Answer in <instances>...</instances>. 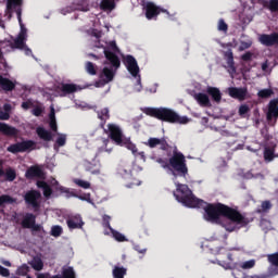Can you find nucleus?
Segmentation results:
<instances>
[{
  "instance_id": "1",
  "label": "nucleus",
  "mask_w": 278,
  "mask_h": 278,
  "mask_svg": "<svg viewBox=\"0 0 278 278\" xmlns=\"http://www.w3.org/2000/svg\"><path fill=\"white\" fill-rule=\"evenodd\" d=\"M195 207L204 210V219L207 223H220V216L227 218L228 220H232V223H237V225H241V227H247L250 220L240 213L238 210L230 207L220 202L217 203H207L203 201L201 205Z\"/></svg>"
},
{
  "instance_id": "2",
  "label": "nucleus",
  "mask_w": 278,
  "mask_h": 278,
  "mask_svg": "<svg viewBox=\"0 0 278 278\" xmlns=\"http://www.w3.org/2000/svg\"><path fill=\"white\" fill-rule=\"evenodd\" d=\"M143 114L151 116V118H156V121H162V123H169L170 125H188L192 119L188 116L179 115L175 110L168 108H151L146 106L141 109Z\"/></svg>"
},
{
  "instance_id": "3",
  "label": "nucleus",
  "mask_w": 278,
  "mask_h": 278,
  "mask_svg": "<svg viewBox=\"0 0 278 278\" xmlns=\"http://www.w3.org/2000/svg\"><path fill=\"white\" fill-rule=\"evenodd\" d=\"M104 56L110 62L111 67L104 66L99 74L100 80L96 81V88H103L108 86L110 81H114L116 72L121 68V59L116 53L104 49Z\"/></svg>"
},
{
  "instance_id": "4",
  "label": "nucleus",
  "mask_w": 278,
  "mask_h": 278,
  "mask_svg": "<svg viewBox=\"0 0 278 278\" xmlns=\"http://www.w3.org/2000/svg\"><path fill=\"white\" fill-rule=\"evenodd\" d=\"M175 186L174 197L178 203H182L186 207H197L203 203V200L194 197L188 185L175 182Z\"/></svg>"
},
{
  "instance_id": "5",
  "label": "nucleus",
  "mask_w": 278,
  "mask_h": 278,
  "mask_svg": "<svg viewBox=\"0 0 278 278\" xmlns=\"http://www.w3.org/2000/svg\"><path fill=\"white\" fill-rule=\"evenodd\" d=\"M169 170L174 179L177 177H186L188 175V165L186 164V156L177 148H174L173 154L168 160Z\"/></svg>"
},
{
  "instance_id": "6",
  "label": "nucleus",
  "mask_w": 278,
  "mask_h": 278,
  "mask_svg": "<svg viewBox=\"0 0 278 278\" xmlns=\"http://www.w3.org/2000/svg\"><path fill=\"white\" fill-rule=\"evenodd\" d=\"M206 93L203 92H192V97L199 105H212L211 101L213 103L219 104L220 101H223V92H220V89L217 87L207 86L205 89Z\"/></svg>"
},
{
  "instance_id": "7",
  "label": "nucleus",
  "mask_w": 278,
  "mask_h": 278,
  "mask_svg": "<svg viewBox=\"0 0 278 278\" xmlns=\"http://www.w3.org/2000/svg\"><path fill=\"white\" fill-rule=\"evenodd\" d=\"M18 22L21 24V30L15 39H13V42H11L10 47L11 49H25V46L27 45V28L21 23V11H17Z\"/></svg>"
},
{
  "instance_id": "8",
  "label": "nucleus",
  "mask_w": 278,
  "mask_h": 278,
  "mask_svg": "<svg viewBox=\"0 0 278 278\" xmlns=\"http://www.w3.org/2000/svg\"><path fill=\"white\" fill-rule=\"evenodd\" d=\"M105 134L109 135V138L115 142L118 147H123V141L125 136L123 130L116 124H108V129H104Z\"/></svg>"
},
{
  "instance_id": "9",
  "label": "nucleus",
  "mask_w": 278,
  "mask_h": 278,
  "mask_svg": "<svg viewBox=\"0 0 278 278\" xmlns=\"http://www.w3.org/2000/svg\"><path fill=\"white\" fill-rule=\"evenodd\" d=\"M40 199H42V193L38 190H29L24 195L25 203L31 205L35 212L40 210Z\"/></svg>"
},
{
  "instance_id": "10",
  "label": "nucleus",
  "mask_w": 278,
  "mask_h": 278,
  "mask_svg": "<svg viewBox=\"0 0 278 278\" xmlns=\"http://www.w3.org/2000/svg\"><path fill=\"white\" fill-rule=\"evenodd\" d=\"M144 10H146V18H148V21H152V18H156V16H160V14L162 13L170 16V13L168 12V10L162 9L161 7H157L153 2H147Z\"/></svg>"
},
{
  "instance_id": "11",
  "label": "nucleus",
  "mask_w": 278,
  "mask_h": 278,
  "mask_svg": "<svg viewBox=\"0 0 278 278\" xmlns=\"http://www.w3.org/2000/svg\"><path fill=\"white\" fill-rule=\"evenodd\" d=\"M36 147V142L34 140H26L17 143H13L7 148L9 153H25V151H29V149H34Z\"/></svg>"
},
{
  "instance_id": "12",
  "label": "nucleus",
  "mask_w": 278,
  "mask_h": 278,
  "mask_svg": "<svg viewBox=\"0 0 278 278\" xmlns=\"http://www.w3.org/2000/svg\"><path fill=\"white\" fill-rule=\"evenodd\" d=\"M146 147H149L150 149H155L156 147H160L161 151H166L167 156L170 157V146L168 144V141H166L164 138H155L150 137L147 142H144Z\"/></svg>"
},
{
  "instance_id": "13",
  "label": "nucleus",
  "mask_w": 278,
  "mask_h": 278,
  "mask_svg": "<svg viewBox=\"0 0 278 278\" xmlns=\"http://www.w3.org/2000/svg\"><path fill=\"white\" fill-rule=\"evenodd\" d=\"M124 64L132 77L139 75L140 67L138 66V61H136V58H134V55L127 54L124 58Z\"/></svg>"
},
{
  "instance_id": "14",
  "label": "nucleus",
  "mask_w": 278,
  "mask_h": 278,
  "mask_svg": "<svg viewBox=\"0 0 278 278\" xmlns=\"http://www.w3.org/2000/svg\"><path fill=\"white\" fill-rule=\"evenodd\" d=\"M258 42L264 47H278V33L262 34L258 37Z\"/></svg>"
},
{
  "instance_id": "15",
  "label": "nucleus",
  "mask_w": 278,
  "mask_h": 278,
  "mask_svg": "<svg viewBox=\"0 0 278 278\" xmlns=\"http://www.w3.org/2000/svg\"><path fill=\"white\" fill-rule=\"evenodd\" d=\"M66 225H67L68 229H71L73 231V229H83L84 225H86V224L84 223L81 215L76 214V215H72V216L67 217Z\"/></svg>"
},
{
  "instance_id": "16",
  "label": "nucleus",
  "mask_w": 278,
  "mask_h": 278,
  "mask_svg": "<svg viewBox=\"0 0 278 278\" xmlns=\"http://www.w3.org/2000/svg\"><path fill=\"white\" fill-rule=\"evenodd\" d=\"M206 108V114L213 118H224V121L229 118V115L225 114V111L219 105H207Z\"/></svg>"
},
{
  "instance_id": "17",
  "label": "nucleus",
  "mask_w": 278,
  "mask_h": 278,
  "mask_svg": "<svg viewBox=\"0 0 278 278\" xmlns=\"http://www.w3.org/2000/svg\"><path fill=\"white\" fill-rule=\"evenodd\" d=\"M228 94L232 99L244 101L247 99L248 90L247 88L230 87L228 88Z\"/></svg>"
},
{
  "instance_id": "18",
  "label": "nucleus",
  "mask_w": 278,
  "mask_h": 278,
  "mask_svg": "<svg viewBox=\"0 0 278 278\" xmlns=\"http://www.w3.org/2000/svg\"><path fill=\"white\" fill-rule=\"evenodd\" d=\"M266 118H267V123H268V125H270V127H275V125H277L278 105H268Z\"/></svg>"
},
{
  "instance_id": "19",
  "label": "nucleus",
  "mask_w": 278,
  "mask_h": 278,
  "mask_svg": "<svg viewBox=\"0 0 278 278\" xmlns=\"http://www.w3.org/2000/svg\"><path fill=\"white\" fill-rule=\"evenodd\" d=\"M0 134L3 136H9L10 138H14L18 136V129L14 126H10L3 122H0Z\"/></svg>"
},
{
  "instance_id": "20",
  "label": "nucleus",
  "mask_w": 278,
  "mask_h": 278,
  "mask_svg": "<svg viewBox=\"0 0 278 278\" xmlns=\"http://www.w3.org/2000/svg\"><path fill=\"white\" fill-rule=\"evenodd\" d=\"M5 177L7 181H14L16 179V169L9 167L3 170V160H0V177Z\"/></svg>"
},
{
  "instance_id": "21",
  "label": "nucleus",
  "mask_w": 278,
  "mask_h": 278,
  "mask_svg": "<svg viewBox=\"0 0 278 278\" xmlns=\"http://www.w3.org/2000/svg\"><path fill=\"white\" fill-rule=\"evenodd\" d=\"M267 260H268L269 264H271V266H275L269 269V275L271 277H277V275H278V252H276L274 254H268Z\"/></svg>"
},
{
  "instance_id": "22",
  "label": "nucleus",
  "mask_w": 278,
  "mask_h": 278,
  "mask_svg": "<svg viewBox=\"0 0 278 278\" xmlns=\"http://www.w3.org/2000/svg\"><path fill=\"white\" fill-rule=\"evenodd\" d=\"M43 176H45V173L42 172V168L38 166L29 167L25 174L26 179H35V177L42 179Z\"/></svg>"
},
{
  "instance_id": "23",
  "label": "nucleus",
  "mask_w": 278,
  "mask_h": 278,
  "mask_svg": "<svg viewBox=\"0 0 278 278\" xmlns=\"http://www.w3.org/2000/svg\"><path fill=\"white\" fill-rule=\"evenodd\" d=\"M36 134L40 140H43V142H51V140H53V134H51V131L47 130L45 127H37Z\"/></svg>"
},
{
  "instance_id": "24",
  "label": "nucleus",
  "mask_w": 278,
  "mask_h": 278,
  "mask_svg": "<svg viewBox=\"0 0 278 278\" xmlns=\"http://www.w3.org/2000/svg\"><path fill=\"white\" fill-rule=\"evenodd\" d=\"M98 118L101 121L100 128L105 129V123L110 121V109L103 108L102 110L97 111Z\"/></svg>"
},
{
  "instance_id": "25",
  "label": "nucleus",
  "mask_w": 278,
  "mask_h": 278,
  "mask_svg": "<svg viewBox=\"0 0 278 278\" xmlns=\"http://www.w3.org/2000/svg\"><path fill=\"white\" fill-rule=\"evenodd\" d=\"M0 88H2L4 92H12V90L16 88V84H14V81L10 80L9 78L0 75Z\"/></svg>"
},
{
  "instance_id": "26",
  "label": "nucleus",
  "mask_w": 278,
  "mask_h": 278,
  "mask_svg": "<svg viewBox=\"0 0 278 278\" xmlns=\"http://www.w3.org/2000/svg\"><path fill=\"white\" fill-rule=\"evenodd\" d=\"M36 223V215L34 213H27L22 220V227L24 229H31Z\"/></svg>"
},
{
  "instance_id": "27",
  "label": "nucleus",
  "mask_w": 278,
  "mask_h": 278,
  "mask_svg": "<svg viewBox=\"0 0 278 278\" xmlns=\"http://www.w3.org/2000/svg\"><path fill=\"white\" fill-rule=\"evenodd\" d=\"M37 188H41V190H43V197L46 199H51V194H53V189H51V186H49V184H47V181L38 180Z\"/></svg>"
},
{
  "instance_id": "28",
  "label": "nucleus",
  "mask_w": 278,
  "mask_h": 278,
  "mask_svg": "<svg viewBox=\"0 0 278 278\" xmlns=\"http://www.w3.org/2000/svg\"><path fill=\"white\" fill-rule=\"evenodd\" d=\"M78 90H81V88L75 84H62L61 86V92H63V94H73Z\"/></svg>"
},
{
  "instance_id": "29",
  "label": "nucleus",
  "mask_w": 278,
  "mask_h": 278,
  "mask_svg": "<svg viewBox=\"0 0 278 278\" xmlns=\"http://www.w3.org/2000/svg\"><path fill=\"white\" fill-rule=\"evenodd\" d=\"M224 59L227 62L228 68H231V71H236V62L233 61V51L231 49H228L224 52Z\"/></svg>"
},
{
  "instance_id": "30",
  "label": "nucleus",
  "mask_w": 278,
  "mask_h": 278,
  "mask_svg": "<svg viewBox=\"0 0 278 278\" xmlns=\"http://www.w3.org/2000/svg\"><path fill=\"white\" fill-rule=\"evenodd\" d=\"M110 233H112L114 240H116L117 242H127V237H125V235L121 233L114 228L111 230H104V236H110Z\"/></svg>"
},
{
  "instance_id": "31",
  "label": "nucleus",
  "mask_w": 278,
  "mask_h": 278,
  "mask_svg": "<svg viewBox=\"0 0 278 278\" xmlns=\"http://www.w3.org/2000/svg\"><path fill=\"white\" fill-rule=\"evenodd\" d=\"M218 225H222V227H224V229H226V231H229V233L236 231V229H238V225H240L242 227V224H238L230 219H229V222H220V223H218Z\"/></svg>"
},
{
  "instance_id": "32",
  "label": "nucleus",
  "mask_w": 278,
  "mask_h": 278,
  "mask_svg": "<svg viewBox=\"0 0 278 278\" xmlns=\"http://www.w3.org/2000/svg\"><path fill=\"white\" fill-rule=\"evenodd\" d=\"M29 265L34 270L40 271L45 268V263L40 256H35L30 262Z\"/></svg>"
},
{
  "instance_id": "33",
  "label": "nucleus",
  "mask_w": 278,
  "mask_h": 278,
  "mask_svg": "<svg viewBox=\"0 0 278 278\" xmlns=\"http://www.w3.org/2000/svg\"><path fill=\"white\" fill-rule=\"evenodd\" d=\"M273 94H275V91H273V89H261L257 92V97L261 100H266V99H270V97H273Z\"/></svg>"
},
{
  "instance_id": "34",
  "label": "nucleus",
  "mask_w": 278,
  "mask_h": 278,
  "mask_svg": "<svg viewBox=\"0 0 278 278\" xmlns=\"http://www.w3.org/2000/svg\"><path fill=\"white\" fill-rule=\"evenodd\" d=\"M263 156L265 162H273L275 160V148H265Z\"/></svg>"
},
{
  "instance_id": "35",
  "label": "nucleus",
  "mask_w": 278,
  "mask_h": 278,
  "mask_svg": "<svg viewBox=\"0 0 278 278\" xmlns=\"http://www.w3.org/2000/svg\"><path fill=\"white\" fill-rule=\"evenodd\" d=\"M269 210H273V203H270V201H268V200H265L262 202L261 208L256 210V214H264V213L268 212Z\"/></svg>"
},
{
  "instance_id": "36",
  "label": "nucleus",
  "mask_w": 278,
  "mask_h": 278,
  "mask_svg": "<svg viewBox=\"0 0 278 278\" xmlns=\"http://www.w3.org/2000/svg\"><path fill=\"white\" fill-rule=\"evenodd\" d=\"M125 275H127V268L115 266L113 268V277L114 278H125Z\"/></svg>"
},
{
  "instance_id": "37",
  "label": "nucleus",
  "mask_w": 278,
  "mask_h": 278,
  "mask_svg": "<svg viewBox=\"0 0 278 278\" xmlns=\"http://www.w3.org/2000/svg\"><path fill=\"white\" fill-rule=\"evenodd\" d=\"M117 174L121 175L123 179H131V169L124 166L118 167Z\"/></svg>"
},
{
  "instance_id": "38",
  "label": "nucleus",
  "mask_w": 278,
  "mask_h": 278,
  "mask_svg": "<svg viewBox=\"0 0 278 278\" xmlns=\"http://www.w3.org/2000/svg\"><path fill=\"white\" fill-rule=\"evenodd\" d=\"M264 8H267L270 12H278V0L265 1Z\"/></svg>"
},
{
  "instance_id": "39",
  "label": "nucleus",
  "mask_w": 278,
  "mask_h": 278,
  "mask_svg": "<svg viewBox=\"0 0 278 278\" xmlns=\"http://www.w3.org/2000/svg\"><path fill=\"white\" fill-rule=\"evenodd\" d=\"M12 105H4V111H0V121H10Z\"/></svg>"
},
{
  "instance_id": "40",
  "label": "nucleus",
  "mask_w": 278,
  "mask_h": 278,
  "mask_svg": "<svg viewBox=\"0 0 278 278\" xmlns=\"http://www.w3.org/2000/svg\"><path fill=\"white\" fill-rule=\"evenodd\" d=\"M16 200H14V198H12L9 194H3L0 195V207H2V205H5V203L12 204L15 203Z\"/></svg>"
},
{
  "instance_id": "41",
  "label": "nucleus",
  "mask_w": 278,
  "mask_h": 278,
  "mask_svg": "<svg viewBox=\"0 0 278 278\" xmlns=\"http://www.w3.org/2000/svg\"><path fill=\"white\" fill-rule=\"evenodd\" d=\"M61 278H77L75 276V269H73V267L63 269Z\"/></svg>"
},
{
  "instance_id": "42",
  "label": "nucleus",
  "mask_w": 278,
  "mask_h": 278,
  "mask_svg": "<svg viewBox=\"0 0 278 278\" xmlns=\"http://www.w3.org/2000/svg\"><path fill=\"white\" fill-rule=\"evenodd\" d=\"M251 112V109L249 105H240L239 108V116L241 118H249V113Z\"/></svg>"
},
{
  "instance_id": "43",
  "label": "nucleus",
  "mask_w": 278,
  "mask_h": 278,
  "mask_svg": "<svg viewBox=\"0 0 278 278\" xmlns=\"http://www.w3.org/2000/svg\"><path fill=\"white\" fill-rule=\"evenodd\" d=\"M123 147H126V149H128V151H131V153H134L135 155L136 153H138V148L135 143L130 142L129 140L124 139Z\"/></svg>"
},
{
  "instance_id": "44",
  "label": "nucleus",
  "mask_w": 278,
  "mask_h": 278,
  "mask_svg": "<svg viewBox=\"0 0 278 278\" xmlns=\"http://www.w3.org/2000/svg\"><path fill=\"white\" fill-rule=\"evenodd\" d=\"M101 8L102 10H114V8H116V4L114 3V1L111 0H102Z\"/></svg>"
},
{
  "instance_id": "45",
  "label": "nucleus",
  "mask_w": 278,
  "mask_h": 278,
  "mask_svg": "<svg viewBox=\"0 0 278 278\" xmlns=\"http://www.w3.org/2000/svg\"><path fill=\"white\" fill-rule=\"evenodd\" d=\"M64 230L62 229V226L56 225L51 228V236H53V238H60Z\"/></svg>"
},
{
  "instance_id": "46",
  "label": "nucleus",
  "mask_w": 278,
  "mask_h": 278,
  "mask_svg": "<svg viewBox=\"0 0 278 278\" xmlns=\"http://www.w3.org/2000/svg\"><path fill=\"white\" fill-rule=\"evenodd\" d=\"M217 29L218 31H223L224 34H227V31H229V25L225 23L224 18H220L217 23Z\"/></svg>"
},
{
  "instance_id": "47",
  "label": "nucleus",
  "mask_w": 278,
  "mask_h": 278,
  "mask_svg": "<svg viewBox=\"0 0 278 278\" xmlns=\"http://www.w3.org/2000/svg\"><path fill=\"white\" fill-rule=\"evenodd\" d=\"M102 220H103L102 225H103V227H104V231H105V230H106V231H110L111 229H113V228H112V225H110V220H112V217H110V215H104V216L102 217Z\"/></svg>"
},
{
  "instance_id": "48",
  "label": "nucleus",
  "mask_w": 278,
  "mask_h": 278,
  "mask_svg": "<svg viewBox=\"0 0 278 278\" xmlns=\"http://www.w3.org/2000/svg\"><path fill=\"white\" fill-rule=\"evenodd\" d=\"M23 0H8L7 2V10H12L13 8H16L17 5H22Z\"/></svg>"
},
{
  "instance_id": "49",
  "label": "nucleus",
  "mask_w": 278,
  "mask_h": 278,
  "mask_svg": "<svg viewBox=\"0 0 278 278\" xmlns=\"http://www.w3.org/2000/svg\"><path fill=\"white\" fill-rule=\"evenodd\" d=\"M86 71L89 75H97V68L94 67L93 62L86 63Z\"/></svg>"
},
{
  "instance_id": "50",
  "label": "nucleus",
  "mask_w": 278,
  "mask_h": 278,
  "mask_svg": "<svg viewBox=\"0 0 278 278\" xmlns=\"http://www.w3.org/2000/svg\"><path fill=\"white\" fill-rule=\"evenodd\" d=\"M75 184L79 186V188H84V190H88L90 188V182L81 179H76Z\"/></svg>"
},
{
  "instance_id": "51",
  "label": "nucleus",
  "mask_w": 278,
  "mask_h": 278,
  "mask_svg": "<svg viewBox=\"0 0 278 278\" xmlns=\"http://www.w3.org/2000/svg\"><path fill=\"white\" fill-rule=\"evenodd\" d=\"M55 144H58V147H64L66 144V135H60L56 138Z\"/></svg>"
},
{
  "instance_id": "52",
  "label": "nucleus",
  "mask_w": 278,
  "mask_h": 278,
  "mask_svg": "<svg viewBox=\"0 0 278 278\" xmlns=\"http://www.w3.org/2000/svg\"><path fill=\"white\" fill-rule=\"evenodd\" d=\"M254 266H255L254 260H250L241 264V268H243V270H248L249 268H253Z\"/></svg>"
},
{
  "instance_id": "53",
  "label": "nucleus",
  "mask_w": 278,
  "mask_h": 278,
  "mask_svg": "<svg viewBox=\"0 0 278 278\" xmlns=\"http://www.w3.org/2000/svg\"><path fill=\"white\" fill-rule=\"evenodd\" d=\"M157 164H161L162 168H168L170 170V163L162 157L156 159Z\"/></svg>"
},
{
  "instance_id": "54",
  "label": "nucleus",
  "mask_w": 278,
  "mask_h": 278,
  "mask_svg": "<svg viewBox=\"0 0 278 278\" xmlns=\"http://www.w3.org/2000/svg\"><path fill=\"white\" fill-rule=\"evenodd\" d=\"M252 58H253V53L252 52H245L244 54H242L241 60L243 62H251Z\"/></svg>"
},
{
  "instance_id": "55",
  "label": "nucleus",
  "mask_w": 278,
  "mask_h": 278,
  "mask_svg": "<svg viewBox=\"0 0 278 278\" xmlns=\"http://www.w3.org/2000/svg\"><path fill=\"white\" fill-rule=\"evenodd\" d=\"M0 275L2 277H10V269L0 265Z\"/></svg>"
},
{
  "instance_id": "56",
  "label": "nucleus",
  "mask_w": 278,
  "mask_h": 278,
  "mask_svg": "<svg viewBox=\"0 0 278 278\" xmlns=\"http://www.w3.org/2000/svg\"><path fill=\"white\" fill-rule=\"evenodd\" d=\"M79 199H80V201H87V203H92V198H91L90 193L80 195Z\"/></svg>"
},
{
  "instance_id": "57",
  "label": "nucleus",
  "mask_w": 278,
  "mask_h": 278,
  "mask_svg": "<svg viewBox=\"0 0 278 278\" xmlns=\"http://www.w3.org/2000/svg\"><path fill=\"white\" fill-rule=\"evenodd\" d=\"M49 126L52 131L58 132V122L55 119L50 121Z\"/></svg>"
},
{
  "instance_id": "58",
  "label": "nucleus",
  "mask_w": 278,
  "mask_h": 278,
  "mask_svg": "<svg viewBox=\"0 0 278 278\" xmlns=\"http://www.w3.org/2000/svg\"><path fill=\"white\" fill-rule=\"evenodd\" d=\"M33 114H34V116H41L42 115V108L36 106L35 109H33Z\"/></svg>"
},
{
  "instance_id": "59",
  "label": "nucleus",
  "mask_w": 278,
  "mask_h": 278,
  "mask_svg": "<svg viewBox=\"0 0 278 278\" xmlns=\"http://www.w3.org/2000/svg\"><path fill=\"white\" fill-rule=\"evenodd\" d=\"M239 49L240 51H244V49H251V42L242 41Z\"/></svg>"
},
{
  "instance_id": "60",
  "label": "nucleus",
  "mask_w": 278,
  "mask_h": 278,
  "mask_svg": "<svg viewBox=\"0 0 278 278\" xmlns=\"http://www.w3.org/2000/svg\"><path fill=\"white\" fill-rule=\"evenodd\" d=\"M49 118L50 121H55V109H53V106H51Z\"/></svg>"
},
{
  "instance_id": "61",
  "label": "nucleus",
  "mask_w": 278,
  "mask_h": 278,
  "mask_svg": "<svg viewBox=\"0 0 278 278\" xmlns=\"http://www.w3.org/2000/svg\"><path fill=\"white\" fill-rule=\"evenodd\" d=\"M33 231H40V225H37L36 223L30 227Z\"/></svg>"
},
{
  "instance_id": "62",
  "label": "nucleus",
  "mask_w": 278,
  "mask_h": 278,
  "mask_svg": "<svg viewBox=\"0 0 278 278\" xmlns=\"http://www.w3.org/2000/svg\"><path fill=\"white\" fill-rule=\"evenodd\" d=\"M268 105H278V98H274L269 101Z\"/></svg>"
},
{
  "instance_id": "63",
  "label": "nucleus",
  "mask_w": 278,
  "mask_h": 278,
  "mask_svg": "<svg viewBox=\"0 0 278 278\" xmlns=\"http://www.w3.org/2000/svg\"><path fill=\"white\" fill-rule=\"evenodd\" d=\"M23 49H24L26 55H31V49H29V48L27 47V43L25 45V48H23Z\"/></svg>"
},
{
  "instance_id": "64",
  "label": "nucleus",
  "mask_w": 278,
  "mask_h": 278,
  "mask_svg": "<svg viewBox=\"0 0 278 278\" xmlns=\"http://www.w3.org/2000/svg\"><path fill=\"white\" fill-rule=\"evenodd\" d=\"M262 71H268V61L262 63Z\"/></svg>"
}]
</instances>
